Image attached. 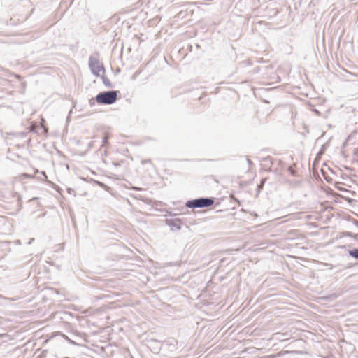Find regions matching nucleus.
<instances>
[{"label": "nucleus", "mask_w": 358, "mask_h": 358, "mask_svg": "<svg viewBox=\"0 0 358 358\" xmlns=\"http://www.w3.org/2000/svg\"><path fill=\"white\" fill-rule=\"evenodd\" d=\"M119 93L117 90L101 92L96 96L95 100L99 104L111 105L117 100Z\"/></svg>", "instance_id": "1"}, {"label": "nucleus", "mask_w": 358, "mask_h": 358, "mask_svg": "<svg viewBox=\"0 0 358 358\" xmlns=\"http://www.w3.org/2000/svg\"><path fill=\"white\" fill-rule=\"evenodd\" d=\"M215 198L213 197H200L187 201L185 206L189 208H208L213 206Z\"/></svg>", "instance_id": "2"}, {"label": "nucleus", "mask_w": 358, "mask_h": 358, "mask_svg": "<svg viewBox=\"0 0 358 358\" xmlns=\"http://www.w3.org/2000/svg\"><path fill=\"white\" fill-rule=\"evenodd\" d=\"M99 53L96 52L89 58V67L92 73L96 76H99L101 71L105 73V68L103 64L99 62Z\"/></svg>", "instance_id": "3"}, {"label": "nucleus", "mask_w": 358, "mask_h": 358, "mask_svg": "<svg viewBox=\"0 0 358 358\" xmlns=\"http://www.w3.org/2000/svg\"><path fill=\"white\" fill-rule=\"evenodd\" d=\"M165 223L170 227L171 231H178L181 229L182 221L180 218L166 219Z\"/></svg>", "instance_id": "4"}, {"label": "nucleus", "mask_w": 358, "mask_h": 358, "mask_svg": "<svg viewBox=\"0 0 358 358\" xmlns=\"http://www.w3.org/2000/svg\"><path fill=\"white\" fill-rule=\"evenodd\" d=\"M348 254L350 257L358 259V248H353L352 250H348Z\"/></svg>", "instance_id": "5"}, {"label": "nucleus", "mask_w": 358, "mask_h": 358, "mask_svg": "<svg viewBox=\"0 0 358 358\" xmlns=\"http://www.w3.org/2000/svg\"><path fill=\"white\" fill-rule=\"evenodd\" d=\"M288 172L293 176H296V164H293L287 168Z\"/></svg>", "instance_id": "6"}, {"label": "nucleus", "mask_w": 358, "mask_h": 358, "mask_svg": "<svg viewBox=\"0 0 358 358\" xmlns=\"http://www.w3.org/2000/svg\"><path fill=\"white\" fill-rule=\"evenodd\" d=\"M102 80L103 84L108 87H113L112 83L110 80L104 76H102Z\"/></svg>", "instance_id": "7"}, {"label": "nucleus", "mask_w": 358, "mask_h": 358, "mask_svg": "<svg viewBox=\"0 0 358 358\" xmlns=\"http://www.w3.org/2000/svg\"><path fill=\"white\" fill-rule=\"evenodd\" d=\"M41 174L42 175V176H43V178H41V180L46 181L47 183L49 185H53V183L51 181L48 180V177L45 171H41Z\"/></svg>", "instance_id": "8"}, {"label": "nucleus", "mask_w": 358, "mask_h": 358, "mask_svg": "<svg viewBox=\"0 0 358 358\" xmlns=\"http://www.w3.org/2000/svg\"><path fill=\"white\" fill-rule=\"evenodd\" d=\"M108 138H109L108 134H105L104 136L103 137V146H104L108 143Z\"/></svg>", "instance_id": "9"}, {"label": "nucleus", "mask_w": 358, "mask_h": 358, "mask_svg": "<svg viewBox=\"0 0 358 358\" xmlns=\"http://www.w3.org/2000/svg\"><path fill=\"white\" fill-rule=\"evenodd\" d=\"M90 103L91 106L94 105V99H92L90 100Z\"/></svg>", "instance_id": "10"}, {"label": "nucleus", "mask_w": 358, "mask_h": 358, "mask_svg": "<svg viewBox=\"0 0 358 358\" xmlns=\"http://www.w3.org/2000/svg\"><path fill=\"white\" fill-rule=\"evenodd\" d=\"M67 192H68L69 194H71V192H73L74 191H73L71 188H68V189H67Z\"/></svg>", "instance_id": "11"}, {"label": "nucleus", "mask_w": 358, "mask_h": 358, "mask_svg": "<svg viewBox=\"0 0 358 358\" xmlns=\"http://www.w3.org/2000/svg\"><path fill=\"white\" fill-rule=\"evenodd\" d=\"M266 180V178H263V179L262 180V181H261V184H262V185H264V183L265 182Z\"/></svg>", "instance_id": "12"}, {"label": "nucleus", "mask_w": 358, "mask_h": 358, "mask_svg": "<svg viewBox=\"0 0 358 358\" xmlns=\"http://www.w3.org/2000/svg\"><path fill=\"white\" fill-rule=\"evenodd\" d=\"M132 188H133L134 189H135V190H137V191H140V190H141V189H141V188H140V187H132Z\"/></svg>", "instance_id": "13"}, {"label": "nucleus", "mask_w": 358, "mask_h": 358, "mask_svg": "<svg viewBox=\"0 0 358 358\" xmlns=\"http://www.w3.org/2000/svg\"><path fill=\"white\" fill-rule=\"evenodd\" d=\"M262 186H263V185H262V184L259 185H258V189H259L262 188Z\"/></svg>", "instance_id": "14"}, {"label": "nucleus", "mask_w": 358, "mask_h": 358, "mask_svg": "<svg viewBox=\"0 0 358 358\" xmlns=\"http://www.w3.org/2000/svg\"><path fill=\"white\" fill-rule=\"evenodd\" d=\"M248 162L249 164L251 163V161L250 159H248Z\"/></svg>", "instance_id": "15"}]
</instances>
